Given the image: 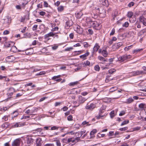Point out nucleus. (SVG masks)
I'll list each match as a JSON object with an SVG mask.
<instances>
[{
    "mask_svg": "<svg viewBox=\"0 0 146 146\" xmlns=\"http://www.w3.org/2000/svg\"><path fill=\"white\" fill-rule=\"evenodd\" d=\"M67 119L69 121H72V116L71 115H70L68 116L67 117Z\"/></svg>",
    "mask_w": 146,
    "mask_h": 146,
    "instance_id": "49",
    "label": "nucleus"
},
{
    "mask_svg": "<svg viewBox=\"0 0 146 146\" xmlns=\"http://www.w3.org/2000/svg\"><path fill=\"white\" fill-rule=\"evenodd\" d=\"M90 62L88 60L86 61L84 63V64L85 66H90Z\"/></svg>",
    "mask_w": 146,
    "mask_h": 146,
    "instance_id": "46",
    "label": "nucleus"
},
{
    "mask_svg": "<svg viewBox=\"0 0 146 146\" xmlns=\"http://www.w3.org/2000/svg\"><path fill=\"white\" fill-rule=\"evenodd\" d=\"M86 22L89 26L92 27H93L94 25L95 24H97V22L92 21L89 18H87L86 19Z\"/></svg>",
    "mask_w": 146,
    "mask_h": 146,
    "instance_id": "2",
    "label": "nucleus"
},
{
    "mask_svg": "<svg viewBox=\"0 0 146 146\" xmlns=\"http://www.w3.org/2000/svg\"><path fill=\"white\" fill-rule=\"evenodd\" d=\"M97 132L96 129H94L91 131L90 133V135L91 136V137H94V135Z\"/></svg>",
    "mask_w": 146,
    "mask_h": 146,
    "instance_id": "23",
    "label": "nucleus"
},
{
    "mask_svg": "<svg viewBox=\"0 0 146 146\" xmlns=\"http://www.w3.org/2000/svg\"><path fill=\"white\" fill-rule=\"evenodd\" d=\"M94 69L95 70L99 71L100 70V68L98 65H96L94 67Z\"/></svg>",
    "mask_w": 146,
    "mask_h": 146,
    "instance_id": "41",
    "label": "nucleus"
},
{
    "mask_svg": "<svg viewBox=\"0 0 146 146\" xmlns=\"http://www.w3.org/2000/svg\"><path fill=\"white\" fill-rule=\"evenodd\" d=\"M122 44H123L121 42L117 43L114 44V45L113 46V48H114L117 49L121 46Z\"/></svg>",
    "mask_w": 146,
    "mask_h": 146,
    "instance_id": "13",
    "label": "nucleus"
},
{
    "mask_svg": "<svg viewBox=\"0 0 146 146\" xmlns=\"http://www.w3.org/2000/svg\"><path fill=\"white\" fill-rule=\"evenodd\" d=\"M25 124V123L17 122L12 125L13 127H17L24 126Z\"/></svg>",
    "mask_w": 146,
    "mask_h": 146,
    "instance_id": "3",
    "label": "nucleus"
},
{
    "mask_svg": "<svg viewBox=\"0 0 146 146\" xmlns=\"http://www.w3.org/2000/svg\"><path fill=\"white\" fill-rule=\"evenodd\" d=\"M143 50L142 48L140 49H136L134 50L133 51V53H137L138 52H139Z\"/></svg>",
    "mask_w": 146,
    "mask_h": 146,
    "instance_id": "37",
    "label": "nucleus"
},
{
    "mask_svg": "<svg viewBox=\"0 0 146 146\" xmlns=\"http://www.w3.org/2000/svg\"><path fill=\"white\" fill-rule=\"evenodd\" d=\"M11 19L9 18H7L5 19V22L8 24H9L11 23Z\"/></svg>",
    "mask_w": 146,
    "mask_h": 146,
    "instance_id": "34",
    "label": "nucleus"
},
{
    "mask_svg": "<svg viewBox=\"0 0 146 146\" xmlns=\"http://www.w3.org/2000/svg\"><path fill=\"white\" fill-rule=\"evenodd\" d=\"M102 54L104 57H106L108 55V53L105 50H103L102 51Z\"/></svg>",
    "mask_w": 146,
    "mask_h": 146,
    "instance_id": "29",
    "label": "nucleus"
},
{
    "mask_svg": "<svg viewBox=\"0 0 146 146\" xmlns=\"http://www.w3.org/2000/svg\"><path fill=\"white\" fill-rule=\"evenodd\" d=\"M15 89L13 88H10L8 91V92L7 94L8 96L9 97H11L13 94V92H15Z\"/></svg>",
    "mask_w": 146,
    "mask_h": 146,
    "instance_id": "10",
    "label": "nucleus"
},
{
    "mask_svg": "<svg viewBox=\"0 0 146 146\" xmlns=\"http://www.w3.org/2000/svg\"><path fill=\"white\" fill-rule=\"evenodd\" d=\"M37 25H34L33 28V31H35L36 30L37 28Z\"/></svg>",
    "mask_w": 146,
    "mask_h": 146,
    "instance_id": "54",
    "label": "nucleus"
},
{
    "mask_svg": "<svg viewBox=\"0 0 146 146\" xmlns=\"http://www.w3.org/2000/svg\"><path fill=\"white\" fill-rule=\"evenodd\" d=\"M13 114H15V115L13 116V117H15L17 116L18 114V113L17 111H15L13 112Z\"/></svg>",
    "mask_w": 146,
    "mask_h": 146,
    "instance_id": "52",
    "label": "nucleus"
},
{
    "mask_svg": "<svg viewBox=\"0 0 146 146\" xmlns=\"http://www.w3.org/2000/svg\"><path fill=\"white\" fill-rule=\"evenodd\" d=\"M56 145L57 146H61V143L59 141H57L56 142Z\"/></svg>",
    "mask_w": 146,
    "mask_h": 146,
    "instance_id": "61",
    "label": "nucleus"
},
{
    "mask_svg": "<svg viewBox=\"0 0 146 146\" xmlns=\"http://www.w3.org/2000/svg\"><path fill=\"white\" fill-rule=\"evenodd\" d=\"M45 14L46 13L43 11H40L39 12L40 15L41 16H44Z\"/></svg>",
    "mask_w": 146,
    "mask_h": 146,
    "instance_id": "64",
    "label": "nucleus"
},
{
    "mask_svg": "<svg viewBox=\"0 0 146 146\" xmlns=\"http://www.w3.org/2000/svg\"><path fill=\"white\" fill-rule=\"evenodd\" d=\"M134 4V2H131L128 4V6L129 7H131L133 6Z\"/></svg>",
    "mask_w": 146,
    "mask_h": 146,
    "instance_id": "51",
    "label": "nucleus"
},
{
    "mask_svg": "<svg viewBox=\"0 0 146 146\" xmlns=\"http://www.w3.org/2000/svg\"><path fill=\"white\" fill-rule=\"evenodd\" d=\"M58 27H55L53 28L52 30V31H57L58 30Z\"/></svg>",
    "mask_w": 146,
    "mask_h": 146,
    "instance_id": "58",
    "label": "nucleus"
},
{
    "mask_svg": "<svg viewBox=\"0 0 146 146\" xmlns=\"http://www.w3.org/2000/svg\"><path fill=\"white\" fill-rule=\"evenodd\" d=\"M46 73V72L44 71H42L41 72L39 73L36 74V76H38V75H40L42 74H44Z\"/></svg>",
    "mask_w": 146,
    "mask_h": 146,
    "instance_id": "47",
    "label": "nucleus"
},
{
    "mask_svg": "<svg viewBox=\"0 0 146 146\" xmlns=\"http://www.w3.org/2000/svg\"><path fill=\"white\" fill-rule=\"evenodd\" d=\"M15 43L13 42H7L6 44V46L7 47H11L14 45Z\"/></svg>",
    "mask_w": 146,
    "mask_h": 146,
    "instance_id": "20",
    "label": "nucleus"
},
{
    "mask_svg": "<svg viewBox=\"0 0 146 146\" xmlns=\"http://www.w3.org/2000/svg\"><path fill=\"white\" fill-rule=\"evenodd\" d=\"M140 127H135L133 128L134 131H137L140 130Z\"/></svg>",
    "mask_w": 146,
    "mask_h": 146,
    "instance_id": "62",
    "label": "nucleus"
},
{
    "mask_svg": "<svg viewBox=\"0 0 146 146\" xmlns=\"http://www.w3.org/2000/svg\"><path fill=\"white\" fill-rule=\"evenodd\" d=\"M117 88L116 87H113L111 88L109 90L110 92H112L113 91L116 90Z\"/></svg>",
    "mask_w": 146,
    "mask_h": 146,
    "instance_id": "32",
    "label": "nucleus"
},
{
    "mask_svg": "<svg viewBox=\"0 0 146 146\" xmlns=\"http://www.w3.org/2000/svg\"><path fill=\"white\" fill-rule=\"evenodd\" d=\"M133 46V45H131L130 46L126 47L124 48V50L125 51H127L131 48Z\"/></svg>",
    "mask_w": 146,
    "mask_h": 146,
    "instance_id": "35",
    "label": "nucleus"
},
{
    "mask_svg": "<svg viewBox=\"0 0 146 146\" xmlns=\"http://www.w3.org/2000/svg\"><path fill=\"white\" fill-rule=\"evenodd\" d=\"M60 77V75H58L57 76H54L52 78V79L54 80L57 82H59L62 80V79L61 78H59H59Z\"/></svg>",
    "mask_w": 146,
    "mask_h": 146,
    "instance_id": "12",
    "label": "nucleus"
},
{
    "mask_svg": "<svg viewBox=\"0 0 146 146\" xmlns=\"http://www.w3.org/2000/svg\"><path fill=\"white\" fill-rule=\"evenodd\" d=\"M127 128L126 127H124L123 128H121L119 129V130L121 131H125L127 130Z\"/></svg>",
    "mask_w": 146,
    "mask_h": 146,
    "instance_id": "59",
    "label": "nucleus"
},
{
    "mask_svg": "<svg viewBox=\"0 0 146 146\" xmlns=\"http://www.w3.org/2000/svg\"><path fill=\"white\" fill-rule=\"evenodd\" d=\"M78 81H76L74 82H72L70 83L69 85L70 86H74L75 85L77 84L78 83Z\"/></svg>",
    "mask_w": 146,
    "mask_h": 146,
    "instance_id": "36",
    "label": "nucleus"
},
{
    "mask_svg": "<svg viewBox=\"0 0 146 146\" xmlns=\"http://www.w3.org/2000/svg\"><path fill=\"white\" fill-rule=\"evenodd\" d=\"M33 139L32 137L28 135V146L33 145Z\"/></svg>",
    "mask_w": 146,
    "mask_h": 146,
    "instance_id": "5",
    "label": "nucleus"
},
{
    "mask_svg": "<svg viewBox=\"0 0 146 146\" xmlns=\"http://www.w3.org/2000/svg\"><path fill=\"white\" fill-rule=\"evenodd\" d=\"M115 32V29H113L111 31L110 33V35H113Z\"/></svg>",
    "mask_w": 146,
    "mask_h": 146,
    "instance_id": "55",
    "label": "nucleus"
},
{
    "mask_svg": "<svg viewBox=\"0 0 146 146\" xmlns=\"http://www.w3.org/2000/svg\"><path fill=\"white\" fill-rule=\"evenodd\" d=\"M133 101V99L131 97H130L127 99L126 101L124 102H123L127 104H129L131 103Z\"/></svg>",
    "mask_w": 146,
    "mask_h": 146,
    "instance_id": "17",
    "label": "nucleus"
},
{
    "mask_svg": "<svg viewBox=\"0 0 146 146\" xmlns=\"http://www.w3.org/2000/svg\"><path fill=\"white\" fill-rule=\"evenodd\" d=\"M115 71V70L114 69H111L109 70V73L110 74H112Z\"/></svg>",
    "mask_w": 146,
    "mask_h": 146,
    "instance_id": "45",
    "label": "nucleus"
},
{
    "mask_svg": "<svg viewBox=\"0 0 146 146\" xmlns=\"http://www.w3.org/2000/svg\"><path fill=\"white\" fill-rule=\"evenodd\" d=\"M9 32L8 30L5 31L3 33L4 35H7L9 33Z\"/></svg>",
    "mask_w": 146,
    "mask_h": 146,
    "instance_id": "60",
    "label": "nucleus"
},
{
    "mask_svg": "<svg viewBox=\"0 0 146 146\" xmlns=\"http://www.w3.org/2000/svg\"><path fill=\"white\" fill-rule=\"evenodd\" d=\"M84 46V47H87L88 46V44L87 42H84L83 43Z\"/></svg>",
    "mask_w": 146,
    "mask_h": 146,
    "instance_id": "57",
    "label": "nucleus"
},
{
    "mask_svg": "<svg viewBox=\"0 0 146 146\" xmlns=\"http://www.w3.org/2000/svg\"><path fill=\"white\" fill-rule=\"evenodd\" d=\"M144 73H145V72L143 71L137 70L133 72L132 73V74L133 76H136L141 74H144Z\"/></svg>",
    "mask_w": 146,
    "mask_h": 146,
    "instance_id": "7",
    "label": "nucleus"
},
{
    "mask_svg": "<svg viewBox=\"0 0 146 146\" xmlns=\"http://www.w3.org/2000/svg\"><path fill=\"white\" fill-rule=\"evenodd\" d=\"M106 107L105 106H102V107L101 108L99 111V115L101 116L100 114L104 112L103 110L106 109Z\"/></svg>",
    "mask_w": 146,
    "mask_h": 146,
    "instance_id": "21",
    "label": "nucleus"
},
{
    "mask_svg": "<svg viewBox=\"0 0 146 146\" xmlns=\"http://www.w3.org/2000/svg\"><path fill=\"white\" fill-rule=\"evenodd\" d=\"M33 50L32 48H28V55H30L33 54Z\"/></svg>",
    "mask_w": 146,
    "mask_h": 146,
    "instance_id": "31",
    "label": "nucleus"
},
{
    "mask_svg": "<svg viewBox=\"0 0 146 146\" xmlns=\"http://www.w3.org/2000/svg\"><path fill=\"white\" fill-rule=\"evenodd\" d=\"M139 107L140 108H146V105L143 103H141L139 105Z\"/></svg>",
    "mask_w": 146,
    "mask_h": 146,
    "instance_id": "33",
    "label": "nucleus"
},
{
    "mask_svg": "<svg viewBox=\"0 0 146 146\" xmlns=\"http://www.w3.org/2000/svg\"><path fill=\"white\" fill-rule=\"evenodd\" d=\"M100 47L99 44L98 43H96L94 46L93 49L94 52H97L98 50Z\"/></svg>",
    "mask_w": 146,
    "mask_h": 146,
    "instance_id": "18",
    "label": "nucleus"
},
{
    "mask_svg": "<svg viewBox=\"0 0 146 146\" xmlns=\"http://www.w3.org/2000/svg\"><path fill=\"white\" fill-rule=\"evenodd\" d=\"M129 122V121L128 120H126L123 121L121 124V126H123L124 125L127 124Z\"/></svg>",
    "mask_w": 146,
    "mask_h": 146,
    "instance_id": "38",
    "label": "nucleus"
},
{
    "mask_svg": "<svg viewBox=\"0 0 146 146\" xmlns=\"http://www.w3.org/2000/svg\"><path fill=\"white\" fill-rule=\"evenodd\" d=\"M89 52L88 51H87L86 52L85 54L80 56V58H84L86 57V56H88L89 55Z\"/></svg>",
    "mask_w": 146,
    "mask_h": 146,
    "instance_id": "27",
    "label": "nucleus"
},
{
    "mask_svg": "<svg viewBox=\"0 0 146 146\" xmlns=\"http://www.w3.org/2000/svg\"><path fill=\"white\" fill-rule=\"evenodd\" d=\"M86 99L85 98L81 96H80L79 97V102L80 103H84Z\"/></svg>",
    "mask_w": 146,
    "mask_h": 146,
    "instance_id": "19",
    "label": "nucleus"
},
{
    "mask_svg": "<svg viewBox=\"0 0 146 146\" xmlns=\"http://www.w3.org/2000/svg\"><path fill=\"white\" fill-rule=\"evenodd\" d=\"M140 21L142 23L143 25L146 26V19L143 16H141L139 18Z\"/></svg>",
    "mask_w": 146,
    "mask_h": 146,
    "instance_id": "11",
    "label": "nucleus"
},
{
    "mask_svg": "<svg viewBox=\"0 0 146 146\" xmlns=\"http://www.w3.org/2000/svg\"><path fill=\"white\" fill-rule=\"evenodd\" d=\"M88 31L89 34L90 35H92L93 33V31L91 29H88Z\"/></svg>",
    "mask_w": 146,
    "mask_h": 146,
    "instance_id": "56",
    "label": "nucleus"
},
{
    "mask_svg": "<svg viewBox=\"0 0 146 146\" xmlns=\"http://www.w3.org/2000/svg\"><path fill=\"white\" fill-rule=\"evenodd\" d=\"M100 24L98 23L97 22V24H95L94 25L93 28H94L96 30H98L100 28Z\"/></svg>",
    "mask_w": 146,
    "mask_h": 146,
    "instance_id": "28",
    "label": "nucleus"
},
{
    "mask_svg": "<svg viewBox=\"0 0 146 146\" xmlns=\"http://www.w3.org/2000/svg\"><path fill=\"white\" fill-rule=\"evenodd\" d=\"M20 141L19 139H16L12 143V146H19Z\"/></svg>",
    "mask_w": 146,
    "mask_h": 146,
    "instance_id": "6",
    "label": "nucleus"
},
{
    "mask_svg": "<svg viewBox=\"0 0 146 146\" xmlns=\"http://www.w3.org/2000/svg\"><path fill=\"white\" fill-rule=\"evenodd\" d=\"M42 140L40 138H37L36 140V146H41Z\"/></svg>",
    "mask_w": 146,
    "mask_h": 146,
    "instance_id": "15",
    "label": "nucleus"
},
{
    "mask_svg": "<svg viewBox=\"0 0 146 146\" xmlns=\"http://www.w3.org/2000/svg\"><path fill=\"white\" fill-rule=\"evenodd\" d=\"M110 115L111 118H112L115 116L114 111H112L110 113Z\"/></svg>",
    "mask_w": 146,
    "mask_h": 146,
    "instance_id": "40",
    "label": "nucleus"
},
{
    "mask_svg": "<svg viewBox=\"0 0 146 146\" xmlns=\"http://www.w3.org/2000/svg\"><path fill=\"white\" fill-rule=\"evenodd\" d=\"M68 143H69L70 142H74L75 141V140H74L72 138H69L68 139Z\"/></svg>",
    "mask_w": 146,
    "mask_h": 146,
    "instance_id": "48",
    "label": "nucleus"
},
{
    "mask_svg": "<svg viewBox=\"0 0 146 146\" xmlns=\"http://www.w3.org/2000/svg\"><path fill=\"white\" fill-rule=\"evenodd\" d=\"M32 84L33 83L31 82L28 83V86L29 87H28V90H29L31 89L32 88L35 87V85H32Z\"/></svg>",
    "mask_w": 146,
    "mask_h": 146,
    "instance_id": "24",
    "label": "nucleus"
},
{
    "mask_svg": "<svg viewBox=\"0 0 146 146\" xmlns=\"http://www.w3.org/2000/svg\"><path fill=\"white\" fill-rule=\"evenodd\" d=\"M96 107V105L93 104H91L90 105H87L86 107V109L92 110Z\"/></svg>",
    "mask_w": 146,
    "mask_h": 146,
    "instance_id": "4",
    "label": "nucleus"
},
{
    "mask_svg": "<svg viewBox=\"0 0 146 146\" xmlns=\"http://www.w3.org/2000/svg\"><path fill=\"white\" fill-rule=\"evenodd\" d=\"M9 124L8 122H5L2 125V127L3 128H6L9 125Z\"/></svg>",
    "mask_w": 146,
    "mask_h": 146,
    "instance_id": "26",
    "label": "nucleus"
},
{
    "mask_svg": "<svg viewBox=\"0 0 146 146\" xmlns=\"http://www.w3.org/2000/svg\"><path fill=\"white\" fill-rule=\"evenodd\" d=\"M102 5L106 7H108L109 5V3L108 1H101Z\"/></svg>",
    "mask_w": 146,
    "mask_h": 146,
    "instance_id": "22",
    "label": "nucleus"
},
{
    "mask_svg": "<svg viewBox=\"0 0 146 146\" xmlns=\"http://www.w3.org/2000/svg\"><path fill=\"white\" fill-rule=\"evenodd\" d=\"M64 9L63 6H60L58 8V11H61Z\"/></svg>",
    "mask_w": 146,
    "mask_h": 146,
    "instance_id": "44",
    "label": "nucleus"
},
{
    "mask_svg": "<svg viewBox=\"0 0 146 146\" xmlns=\"http://www.w3.org/2000/svg\"><path fill=\"white\" fill-rule=\"evenodd\" d=\"M133 15V13L131 12H128L127 14V16L129 18H131Z\"/></svg>",
    "mask_w": 146,
    "mask_h": 146,
    "instance_id": "42",
    "label": "nucleus"
},
{
    "mask_svg": "<svg viewBox=\"0 0 146 146\" xmlns=\"http://www.w3.org/2000/svg\"><path fill=\"white\" fill-rule=\"evenodd\" d=\"M82 15H82L81 12H80L77 13V15H76V17L78 18H80L81 17Z\"/></svg>",
    "mask_w": 146,
    "mask_h": 146,
    "instance_id": "43",
    "label": "nucleus"
},
{
    "mask_svg": "<svg viewBox=\"0 0 146 146\" xmlns=\"http://www.w3.org/2000/svg\"><path fill=\"white\" fill-rule=\"evenodd\" d=\"M98 58L99 60H100L102 61L103 62L102 63V64H104V62L105 61H107V59H105L104 57L101 56H99L98 57Z\"/></svg>",
    "mask_w": 146,
    "mask_h": 146,
    "instance_id": "25",
    "label": "nucleus"
},
{
    "mask_svg": "<svg viewBox=\"0 0 146 146\" xmlns=\"http://www.w3.org/2000/svg\"><path fill=\"white\" fill-rule=\"evenodd\" d=\"M86 132V131L85 130H83L82 131L79 132L78 134L79 135L80 137H81L83 134L85 133Z\"/></svg>",
    "mask_w": 146,
    "mask_h": 146,
    "instance_id": "39",
    "label": "nucleus"
},
{
    "mask_svg": "<svg viewBox=\"0 0 146 146\" xmlns=\"http://www.w3.org/2000/svg\"><path fill=\"white\" fill-rule=\"evenodd\" d=\"M58 129V127H57L56 126H54L51 128V130H54L56 129Z\"/></svg>",
    "mask_w": 146,
    "mask_h": 146,
    "instance_id": "53",
    "label": "nucleus"
},
{
    "mask_svg": "<svg viewBox=\"0 0 146 146\" xmlns=\"http://www.w3.org/2000/svg\"><path fill=\"white\" fill-rule=\"evenodd\" d=\"M15 60L14 57L12 56H9L6 57V60L8 62H12Z\"/></svg>",
    "mask_w": 146,
    "mask_h": 146,
    "instance_id": "8",
    "label": "nucleus"
},
{
    "mask_svg": "<svg viewBox=\"0 0 146 146\" xmlns=\"http://www.w3.org/2000/svg\"><path fill=\"white\" fill-rule=\"evenodd\" d=\"M73 24V22L72 20H69L66 23L65 27H70L72 26Z\"/></svg>",
    "mask_w": 146,
    "mask_h": 146,
    "instance_id": "16",
    "label": "nucleus"
},
{
    "mask_svg": "<svg viewBox=\"0 0 146 146\" xmlns=\"http://www.w3.org/2000/svg\"><path fill=\"white\" fill-rule=\"evenodd\" d=\"M131 58V56L130 55L125 54L122 56H119L118 57V60L120 62H126L130 59Z\"/></svg>",
    "mask_w": 146,
    "mask_h": 146,
    "instance_id": "1",
    "label": "nucleus"
},
{
    "mask_svg": "<svg viewBox=\"0 0 146 146\" xmlns=\"http://www.w3.org/2000/svg\"><path fill=\"white\" fill-rule=\"evenodd\" d=\"M17 48L15 46L13 45L11 47L10 50L11 52H16L17 50Z\"/></svg>",
    "mask_w": 146,
    "mask_h": 146,
    "instance_id": "30",
    "label": "nucleus"
},
{
    "mask_svg": "<svg viewBox=\"0 0 146 146\" xmlns=\"http://www.w3.org/2000/svg\"><path fill=\"white\" fill-rule=\"evenodd\" d=\"M54 35V33L53 32H50V33L45 35L44 36L45 39H47L50 36H53Z\"/></svg>",
    "mask_w": 146,
    "mask_h": 146,
    "instance_id": "14",
    "label": "nucleus"
},
{
    "mask_svg": "<svg viewBox=\"0 0 146 146\" xmlns=\"http://www.w3.org/2000/svg\"><path fill=\"white\" fill-rule=\"evenodd\" d=\"M129 26V23L128 22H125L124 24L123 25V27H127Z\"/></svg>",
    "mask_w": 146,
    "mask_h": 146,
    "instance_id": "50",
    "label": "nucleus"
},
{
    "mask_svg": "<svg viewBox=\"0 0 146 146\" xmlns=\"http://www.w3.org/2000/svg\"><path fill=\"white\" fill-rule=\"evenodd\" d=\"M44 146H54L53 143H48L45 144Z\"/></svg>",
    "mask_w": 146,
    "mask_h": 146,
    "instance_id": "63",
    "label": "nucleus"
},
{
    "mask_svg": "<svg viewBox=\"0 0 146 146\" xmlns=\"http://www.w3.org/2000/svg\"><path fill=\"white\" fill-rule=\"evenodd\" d=\"M76 32L80 34L83 33V29L80 26H77L76 27Z\"/></svg>",
    "mask_w": 146,
    "mask_h": 146,
    "instance_id": "9",
    "label": "nucleus"
}]
</instances>
